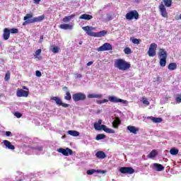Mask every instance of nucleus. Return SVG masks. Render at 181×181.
<instances>
[{
  "label": "nucleus",
  "mask_w": 181,
  "mask_h": 181,
  "mask_svg": "<svg viewBox=\"0 0 181 181\" xmlns=\"http://www.w3.org/2000/svg\"><path fill=\"white\" fill-rule=\"evenodd\" d=\"M81 77H83V75H81L80 74H76L75 75V78H81Z\"/></svg>",
  "instance_id": "obj_48"
},
{
  "label": "nucleus",
  "mask_w": 181,
  "mask_h": 181,
  "mask_svg": "<svg viewBox=\"0 0 181 181\" xmlns=\"http://www.w3.org/2000/svg\"><path fill=\"white\" fill-rule=\"evenodd\" d=\"M158 48V45L156 43H151L148 51V54L150 57H153L156 56V49Z\"/></svg>",
  "instance_id": "obj_6"
},
{
  "label": "nucleus",
  "mask_w": 181,
  "mask_h": 181,
  "mask_svg": "<svg viewBox=\"0 0 181 181\" xmlns=\"http://www.w3.org/2000/svg\"><path fill=\"white\" fill-rule=\"evenodd\" d=\"M158 156V151L156 150H153L148 156L147 157L150 159H152L153 158H156Z\"/></svg>",
  "instance_id": "obj_29"
},
{
  "label": "nucleus",
  "mask_w": 181,
  "mask_h": 181,
  "mask_svg": "<svg viewBox=\"0 0 181 181\" xmlns=\"http://www.w3.org/2000/svg\"><path fill=\"white\" fill-rule=\"evenodd\" d=\"M73 18H76V14H71V16H65L63 19V22H70Z\"/></svg>",
  "instance_id": "obj_28"
},
{
  "label": "nucleus",
  "mask_w": 181,
  "mask_h": 181,
  "mask_svg": "<svg viewBox=\"0 0 181 181\" xmlns=\"http://www.w3.org/2000/svg\"><path fill=\"white\" fill-rule=\"evenodd\" d=\"M43 42V35H40V40H39V43H42Z\"/></svg>",
  "instance_id": "obj_51"
},
{
  "label": "nucleus",
  "mask_w": 181,
  "mask_h": 181,
  "mask_svg": "<svg viewBox=\"0 0 181 181\" xmlns=\"http://www.w3.org/2000/svg\"><path fill=\"white\" fill-rule=\"evenodd\" d=\"M98 52H107L108 50H112V45L111 44L106 42L104 43L102 46L99 47L96 49Z\"/></svg>",
  "instance_id": "obj_8"
},
{
  "label": "nucleus",
  "mask_w": 181,
  "mask_h": 181,
  "mask_svg": "<svg viewBox=\"0 0 181 181\" xmlns=\"http://www.w3.org/2000/svg\"><path fill=\"white\" fill-rule=\"evenodd\" d=\"M88 98H103L102 94H89L88 95Z\"/></svg>",
  "instance_id": "obj_30"
},
{
  "label": "nucleus",
  "mask_w": 181,
  "mask_h": 181,
  "mask_svg": "<svg viewBox=\"0 0 181 181\" xmlns=\"http://www.w3.org/2000/svg\"><path fill=\"white\" fill-rule=\"evenodd\" d=\"M126 19H127V21H132V19L138 21V19H139V13L136 10L131 11L126 14Z\"/></svg>",
  "instance_id": "obj_4"
},
{
  "label": "nucleus",
  "mask_w": 181,
  "mask_h": 181,
  "mask_svg": "<svg viewBox=\"0 0 181 181\" xmlns=\"http://www.w3.org/2000/svg\"><path fill=\"white\" fill-rule=\"evenodd\" d=\"M158 8L163 18H168V11H166V7H165L164 4H160Z\"/></svg>",
  "instance_id": "obj_13"
},
{
  "label": "nucleus",
  "mask_w": 181,
  "mask_h": 181,
  "mask_svg": "<svg viewBox=\"0 0 181 181\" xmlns=\"http://www.w3.org/2000/svg\"><path fill=\"white\" fill-rule=\"evenodd\" d=\"M168 69L170 71L176 70L177 69V64L175 62L170 63L168 66Z\"/></svg>",
  "instance_id": "obj_26"
},
{
  "label": "nucleus",
  "mask_w": 181,
  "mask_h": 181,
  "mask_svg": "<svg viewBox=\"0 0 181 181\" xmlns=\"http://www.w3.org/2000/svg\"><path fill=\"white\" fill-rule=\"evenodd\" d=\"M170 155H177L179 153V149L176 148H173L170 150Z\"/></svg>",
  "instance_id": "obj_32"
},
{
  "label": "nucleus",
  "mask_w": 181,
  "mask_h": 181,
  "mask_svg": "<svg viewBox=\"0 0 181 181\" xmlns=\"http://www.w3.org/2000/svg\"><path fill=\"white\" fill-rule=\"evenodd\" d=\"M124 52L125 54H131V53H132V50L129 47H126L124 49Z\"/></svg>",
  "instance_id": "obj_39"
},
{
  "label": "nucleus",
  "mask_w": 181,
  "mask_h": 181,
  "mask_svg": "<svg viewBox=\"0 0 181 181\" xmlns=\"http://www.w3.org/2000/svg\"><path fill=\"white\" fill-rule=\"evenodd\" d=\"M94 62H93V61H90V62H88L87 64H86V66H91V64H93Z\"/></svg>",
  "instance_id": "obj_52"
},
{
  "label": "nucleus",
  "mask_w": 181,
  "mask_h": 181,
  "mask_svg": "<svg viewBox=\"0 0 181 181\" xmlns=\"http://www.w3.org/2000/svg\"><path fill=\"white\" fill-rule=\"evenodd\" d=\"M108 33V31L107 30H102L98 33H95V37H103L105 36Z\"/></svg>",
  "instance_id": "obj_22"
},
{
  "label": "nucleus",
  "mask_w": 181,
  "mask_h": 181,
  "mask_svg": "<svg viewBox=\"0 0 181 181\" xmlns=\"http://www.w3.org/2000/svg\"><path fill=\"white\" fill-rule=\"evenodd\" d=\"M35 75L37 77H42V72L40 71H36Z\"/></svg>",
  "instance_id": "obj_46"
},
{
  "label": "nucleus",
  "mask_w": 181,
  "mask_h": 181,
  "mask_svg": "<svg viewBox=\"0 0 181 181\" xmlns=\"http://www.w3.org/2000/svg\"><path fill=\"white\" fill-rule=\"evenodd\" d=\"M16 95L17 97H28L29 95V91L18 88L17 89Z\"/></svg>",
  "instance_id": "obj_15"
},
{
  "label": "nucleus",
  "mask_w": 181,
  "mask_h": 181,
  "mask_svg": "<svg viewBox=\"0 0 181 181\" xmlns=\"http://www.w3.org/2000/svg\"><path fill=\"white\" fill-rule=\"evenodd\" d=\"M35 2H37V4H39L42 0H34Z\"/></svg>",
  "instance_id": "obj_57"
},
{
  "label": "nucleus",
  "mask_w": 181,
  "mask_h": 181,
  "mask_svg": "<svg viewBox=\"0 0 181 181\" xmlns=\"http://www.w3.org/2000/svg\"><path fill=\"white\" fill-rule=\"evenodd\" d=\"M10 33L15 34V33H19V30L18 28H11L9 30Z\"/></svg>",
  "instance_id": "obj_40"
},
{
  "label": "nucleus",
  "mask_w": 181,
  "mask_h": 181,
  "mask_svg": "<svg viewBox=\"0 0 181 181\" xmlns=\"http://www.w3.org/2000/svg\"><path fill=\"white\" fill-rule=\"evenodd\" d=\"M1 45H2V42H0V47H1Z\"/></svg>",
  "instance_id": "obj_61"
},
{
  "label": "nucleus",
  "mask_w": 181,
  "mask_h": 181,
  "mask_svg": "<svg viewBox=\"0 0 181 181\" xmlns=\"http://www.w3.org/2000/svg\"><path fill=\"white\" fill-rule=\"evenodd\" d=\"M175 101H176V103H177V104H180V103H181V94L177 95V97L175 98Z\"/></svg>",
  "instance_id": "obj_43"
},
{
  "label": "nucleus",
  "mask_w": 181,
  "mask_h": 181,
  "mask_svg": "<svg viewBox=\"0 0 181 181\" xmlns=\"http://www.w3.org/2000/svg\"><path fill=\"white\" fill-rule=\"evenodd\" d=\"M127 129L128 131H129V132H131L132 134H136V132H138V131H139V129L134 126H128L127 127Z\"/></svg>",
  "instance_id": "obj_25"
},
{
  "label": "nucleus",
  "mask_w": 181,
  "mask_h": 181,
  "mask_svg": "<svg viewBox=\"0 0 181 181\" xmlns=\"http://www.w3.org/2000/svg\"><path fill=\"white\" fill-rule=\"evenodd\" d=\"M3 37L4 40H8L11 37V31L8 28L4 29Z\"/></svg>",
  "instance_id": "obj_17"
},
{
  "label": "nucleus",
  "mask_w": 181,
  "mask_h": 181,
  "mask_svg": "<svg viewBox=\"0 0 181 181\" xmlns=\"http://www.w3.org/2000/svg\"><path fill=\"white\" fill-rule=\"evenodd\" d=\"M119 172L123 174L132 175V173H135V170L132 167H121Z\"/></svg>",
  "instance_id": "obj_9"
},
{
  "label": "nucleus",
  "mask_w": 181,
  "mask_h": 181,
  "mask_svg": "<svg viewBox=\"0 0 181 181\" xmlns=\"http://www.w3.org/2000/svg\"><path fill=\"white\" fill-rule=\"evenodd\" d=\"M83 30H85L86 33L88 34V36L95 37V33L93 32L94 28L90 26H85L82 28Z\"/></svg>",
  "instance_id": "obj_11"
},
{
  "label": "nucleus",
  "mask_w": 181,
  "mask_h": 181,
  "mask_svg": "<svg viewBox=\"0 0 181 181\" xmlns=\"http://www.w3.org/2000/svg\"><path fill=\"white\" fill-rule=\"evenodd\" d=\"M105 172V170H97V173H102L103 175H104Z\"/></svg>",
  "instance_id": "obj_49"
},
{
  "label": "nucleus",
  "mask_w": 181,
  "mask_h": 181,
  "mask_svg": "<svg viewBox=\"0 0 181 181\" xmlns=\"http://www.w3.org/2000/svg\"><path fill=\"white\" fill-rule=\"evenodd\" d=\"M36 149H38V151H42L43 149V147L42 146L37 147Z\"/></svg>",
  "instance_id": "obj_55"
},
{
  "label": "nucleus",
  "mask_w": 181,
  "mask_h": 181,
  "mask_svg": "<svg viewBox=\"0 0 181 181\" xmlns=\"http://www.w3.org/2000/svg\"><path fill=\"white\" fill-rule=\"evenodd\" d=\"M57 152H59V153H62L64 156H69V155H73V150H71L69 148H60L57 149Z\"/></svg>",
  "instance_id": "obj_10"
},
{
  "label": "nucleus",
  "mask_w": 181,
  "mask_h": 181,
  "mask_svg": "<svg viewBox=\"0 0 181 181\" xmlns=\"http://www.w3.org/2000/svg\"><path fill=\"white\" fill-rule=\"evenodd\" d=\"M3 144L7 148V149H10L11 151H15V146L12 145V143L8 140L3 141Z\"/></svg>",
  "instance_id": "obj_16"
},
{
  "label": "nucleus",
  "mask_w": 181,
  "mask_h": 181,
  "mask_svg": "<svg viewBox=\"0 0 181 181\" xmlns=\"http://www.w3.org/2000/svg\"><path fill=\"white\" fill-rule=\"evenodd\" d=\"M63 90H69V88H67V86H64V87L63 88Z\"/></svg>",
  "instance_id": "obj_58"
},
{
  "label": "nucleus",
  "mask_w": 181,
  "mask_h": 181,
  "mask_svg": "<svg viewBox=\"0 0 181 181\" xmlns=\"http://www.w3.org/2000/svg\"><path fill=\"white\" fill-rule=\"evenodd\" d=\"M165 6L167 8H170L172 6V0H163Z\"/></svg>",
  "instance_id": "obj_31"
},
{
  "label": "nucleus",
  "mask_w": 181,
  "mask_h": 181,
  "mask_svg": "<svg viewBox=\"0 0 181 181\" xmlns=\"http://www.w3.org/2000/svg\"><path fill=\"white\" fill-rule=\"evenodd\" d=\"M64 100H66V101H70L71 100V94L70 93V91L66 92V95L64 96Z\"/></svg>",
  "instance_id": "obj_34"
},
{
  "label": "nucleus",
  "mask_w": 181,
  "mask_h": 181,
  "mask_svg": "<svg viewBox=\"0 0 181 181\" xmlns=\"http://www.w3.org/2000/svg\"><path fill=\"white\" fill-rule=\"evenodd\" d=\"M105 103H108V100L104 99V100H103V104Z\"/></svg>",
  "instance_id": "obj_56"
},
{
  "label": "nucleus",
  "mask_w": 181,
  "mask_h": 181,
  "mask_svg": "<svg viewBox=\"0 0 181 181\" xmlns=\"http://www.w3.org/2000/svg\"><path fill=\"white\" fill-rule=\"evenodd\" d=\"M62 138H65V136H63Z\"/></svg>",
  "instance_id": "obj_62"
},
{
  "label": "nucleus",
  "mask_w": 181,
  "mask_h": 181,
  "mask_svg": "<svg viewBox=\"0 0 181 181\" xmlns=\"http://www.w3.org/2000/svg\"><path fill=\"white\" fill-rule=\"evenodd\" d=\"M11 78V71H7V72L5 74L4 80L5 81H9Z\"/></svg>",
  "instance_id": "obj_37"
},
{
  "label": "nucleus",
  "mask_w": 181,
  "mask_h": 181,
  "mask_svg": "<svg viewBox=\"0 0 181 181\" xmlns=\"http://www.w3.org/2000/svg\"><path fill=\"white\" fill-rule=\"evenodd\" d=\"M101 124H103L102 119H99L98 123L95 122L93 124L95 131H101V129H103V131H104L105 132H107V134H115V132L113 129H108L107 126Z\"/></svg>",
  "instance_id": "obj_3"
},
{
  "label": "nucleus",
  "mask_w": 181,
  "mask_h": 181,
  "mask_svg": "<svg viewBox=\"0 0 181 181\" xmlns=\"http://www.w3.org/2000/svg\"><path fill=\"white\" fill-rule=\"evenodd\" d=\"M33 13H27L25 15V16H24V21H25V22L23 23V26H25L26 25H29L30 23H35L36 22H42V21H43V19H45V15L42 16H40L38 17H35L33 18Z\"/></svg>",
  "instance_id": "obj_1"
},
{
  "label": "nucleus",
  "mask_w": 181,
  "mask_h": 181,
  "mask_svg": "<svg viewBox=\"0 0 181 181\" xmlns=\"http://www.w3.org/2000/svg\"><path fill=\"white\" fill-rule=\"evenodd\" d=\"M106 19H107V21H112V16H111V15H107Z\"/></svg>",
  "instance_id": "obj_47"
},
{
  "label": "nucleus",
  "mask_w": 181,
  "mask_h": 181,
  "mask_svg": "<svg viewBox=\"0 0 181 181\" xmlns=\"http://www.w3.org/2000/svg\"><path fill=\"white\" fill-rule=\"evenodd\" d=\"M130 40H132V43H134V45H139L141 43V39L131 37Z\"/></svg>",
  "instance_id": "obj_36"
},
{
  "label": "nucleus",
  "mask_w": 181,
  "mask_h": 181,
  "mask_svg": "<svg viewBox=\"0 0 181 181\" xmlns=\"http://www.w3.org/2000/svg\"><path fill=\"white\" fill-rule=\"evenodd\" d=\"M68 135H71V136H78L80 135V132L76 130H69L67 132Z\"/></svg>",
  "instance_id": "obj_27"
},
{
  "label": "nucleus",
  "mask_w": 181,
  "mask_h": 181,
  "mask_svg": "<svg viewBox=\"0 0 181 181\" xmlns=\"http://www.w3.org/2000/svg\"><path fill=\"white\" fill-rule=\"evenodd\" d=\"M79 19H83L84 21H91V19H93V16L87 13H83L81 15Z\"/></svg>",
  "instance_id": "obj_21"
},
{
  "label": "nucleus",
  "mask_w": 181,
  "mask_h": 181,
  "mask_svg": "<svg viewBox=\"0 0 181 181\" xmlns=\"http://www.w3.org/2000/svg\"><path fill=\"white\" fill-rule=\"evenodd\" d=\"M86 173L87 175H93L94 173H97V170H95V169L88 170Z\"/></svg>",
  "instance_id": "obj_38"
},
{
  "label": "nucleus",
  "mask_w": 181,
  "mask_h": 181,
  "mask_svg": "<svg viewBox=\"0 0 181 181\" xmlns=\"http://www.w3.org/2000/svg\"><path fill=\"white\" fill-rule=\"evenodd\" d=\"M74 25L71 24H61L59 25L60 29H64V30H71L73 29Z\"/></svg>",
  "instance_id": "obj_18"
},
{
  "label": "nucleus",
  "mask_w": 181,
  "mask_h": 181,
  "mask_svg": "<svg viewBox=\"0 0 181 181\" xmlns=\"http://www.w3.org/2000/svg\"><path fill=\"white\" fill-rule=\"evenodd\" d=\"M178 19H181V14L180 15V17H179V18Z\"/></svg>",
  "instance_id": "obj_60"
},
{
  "label": "nucleus",
  "mask_w": 181,
  "mask_h": 181,
  "mask_svg": "<svg viewBox=\"0 0 181 181\" xmlns=\"http://www.w3.org/2000/svg\"><path fill=\"white\" fill-rule=\"evenodd\" d=\"M147 119H151V121H152L155 124H159V123L162 122V121H163V119H162V118H160V117H153L152 116L148 117Z\"/></svg>",
  "instance_id": "obj_19"
},
{
  "label": "nucleus",
  "mask_w": 181,
  "mask_h": 181,
  "mask_svg": "<svg viewBox=\"0 0 181 181\" xmlns=\"http://www.w3.org/2000/svg\"><path fill=\"white\" fill-rule=\"evenodd\" d=\"M14 115L16 118H21L22 117V114L19 112H14Z\"/></svg>",
  "instance_id": "obj_44"
},
{
  "label": "nucleus",
  "mask_w": 181,
  "mask_h": 181,
  "mask_svg": "<svg viewBox=\"0 0 181 181\" xmlns=\"http://www.w3.org/2000/svg\"><path fill=\"white\" fill-rule=\"evenodd\" d=\"M11 135H12V132H6V136H11Z\"/></svg>",
  "instance_id": "obj_50"
},
{
  "label": "nucleus",
  "mask_w": 181,
  "mask_h": 181,
  "mask_svg": "<svg viewBox=\"0 0 181 181\" xmlns=\"http://www.w3.org/2000/svg\"><path fill=\"white\" fill-rule=\"evenodd\" d=\"M106 138L105 134H99L96 136L95 137V140L96 141H100V139H104Z\"/></svg>",
  "instance_id": "obj_35"
},
{
  "label": "nucleus",
  "mask_w": 181,
  "mask_h": 181,
  "mask_svg": "<svg viewBox=\"0 0 181 181\" xmlns=\"http://www.w3.org/2000/svg\"><path fill=\"white\" fill-rule=\"evenodd\" d=\"M108 98L110 103H122L123 104H127V103H128V101L122 99H118L115 96H109Z\"/></svg>",
  "instance_id": "obj_12"
},
{
  "label": "nucleus",
  "mask_w": 181,
  "mask_h": 181,
  "mask_svg": "<svg viewBox=\"0 0 181 181\" xmlns=\"http://www.w3.org/2000/svg\"><path fill=\"white\" fill-rule=\"evenodd\" d=\"M158 59H168V52L165 49L160 48L158 49Z\"/></svg>",
  "instance_id": "obj_14"
},
{
  "label": "nucleus",
  "mask_w": 181,
  "mask_h": 181,
  "mask_svg": "<svg viewBox=\"0 0 181 181\" xmlns=\"http://www.w3.org/2000/svg\"><path fill=\"white\" fill-rule=\"evenodd\" d=\"M40 53H42V49H38L35 52V57L37 58V56H39V54H40Z\"/></svg>",
  "instance_id": "obj_45"
},
{
  "label": "nucleus",
  "mask_w": 181,
  "mask_h": 181,
  "mask_svg": "<svg viewBox=\"0 0 181 181\" xmlns=\"http://www.w3.org/2000/svg\"><path fill=\"white\" fill-rule=\"evenodd\" d=\"M23 90H26L27 91H29V88L26 86H23Z\"/></svg>",
  "instance_id": "obj_53"
},
{
  "label": "nucleus",
  "mask_w": 181,
  "mask_h": 181,
  "mask_svg": "<svg viewBox=\"0 0 181 181\" xmlns=\"http://www.w3.org/2000/svg\"><path fill=\"white\" fill-rule=\"evenodd\" d=\"M153 168L157 172H162V170L165 169V167H163L162 164H159V163H154Z\"/></svg>",
  "instance_id": "obj_24"
},
{
  "label": "nucleus",
  "mask_w": 181,
  "mask_h": 181,
  "mask_svg": "<svg viewBox=\"0 0 181 181\" xmlns=\"http://www.w3.org/2000/svg\"><path fill=\"white\" fill-rule=\"evenodd\" d=\"M160 66L161 67L166 66V58H160Z\"/></svg>",
  "instance_id": "obj_33"
},
{
  "label": "nucleus",
  "mask_w": 181,
  "mask_h": 181,
  "mask_svg": "<svg viewBox=\"0 0 181 181\" xmlns=\"http://www.w3.org/2000/svg\"><path fill=\"white\" fill-rule=\"evenodd\" d=\"M143 104H145L146 105H149L150 103L148 101V99L146 98H143L141 100Z\"/></svg>",
  "instance_id": "obj_42"
},
{
  "label": "nucleus",
  "mask_w": 181,
  "mask_h": 181,
  "mask_svg": "<svg viewBox=\"0 0 181 181\" xmlns=\"http://www.w3.org/2000/svg\"><path fill=\"white\" fill-rule=\"evenodd\" d=\"M95 156L98 158V159H105V158H107V155L105 154V153H104L103 151H98L95 153Z\"/></svg>",
  "instance_id": "obj_20"
},
{
  "label": "nucleus",
  "mask_w": 181,
  "mask_h": 181,
  "mask_svg": "<svg viewBox=\"0 0 181 181\" xmlns=\"http://www.w3.org/2000/svg\"><path fill=\"white\" fill-rule=\"evenodd\" d=\"M115 67L122 71H127L131 69V64L125 61V59H117L115 61Z\"/></svg>",
  "instance_id": "obj_2"
},
{
  "label": "nucleus",
  "mask_w": 181,
  "mask_h": 181,
  "mask_svg": "<svg viewBox=\"0 0 181 181\" xmlns=\"http://www.w3.org/2000/svg\"><path fill=\"white\" fill-rule=\"evenodd\" d=\"M72 98L75 103H77V101H84L87 98V95L83 93H76L72 95Z\"/></svg>",
  "instance_id": "obj_5"
},
{
  "label": "nucleus",
  "mask_w": 181,
  "mask_h": 181,
  "mask_svg": "<svg viewBox=\"0 0 181 181\" xmlns=\"http://www.w3.org/2000/svg\"><path fill=\"white\" fill-rule=\"evenodd\" d=\"M79 45H83V41H80Z\"/></svg>",
  "instance_id": "obj_59"
},
{
  "label": "nucleus",
  "mask_w": 181,
  "mask_h": 181,
  "mask_svg": "<svg viewBox=\"0 0 181 181\" xmlns=\"http://www.w3.org/2000/svg\"><path fill=\"white\" fill-rule=\"evenodd\" d=\"M51 100H53V101H55L57 105H59V107H63L64 108H67V107H70V104L67 103H63L62 101V99L57 96H54L51 98Z\"/></svg>",
  "instance_id": "obj_7"
},
{
  "label": "nucleus",
  "mask_w": 181,
  "mask_h": 181,
  "mask_svg": "<svg viewBox=\"0 0 181 181\" xmlns=\"http://www.w3.org/2000/svg\"><path fill=\"white\" fill-rule=\"evenodd\" d=\"M59 50H60V48H59V47H54L52 48V52H54V54H56V53H59Z\"/></svg>",
  "instance_id": "obj_41"
},
{
  "label": "nucleus",
  "mask_w": 181,
  "mask_h": 181,
  "mask_svg": "<svg viewBox=\"0 0 181 181\" xmlns=\"http://www.w3.org/2000/svg\"><path fill=\"white\" fill-rule=\"evenodd\" d=\"M121 124V119L119 117H115V120L112 122L113 128H118Z\"/></svg>",
  "instance_id": "obj_23"
},
{
  "label": "nucleus",
  "mask_w": 181,
  "mask_h": 181,
  "mask_svg": "<svg viewBox=\"0 0 181 181\" xmlns=\"http://www.w3.org/2000/svg\"><path fill=\"white\" fill-rule=\"evenodd\" d=\"M96 103L97 104H103V100H97Z\"/></svg>",
  "instance_id": "obj_54"
}]
</instances>
